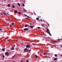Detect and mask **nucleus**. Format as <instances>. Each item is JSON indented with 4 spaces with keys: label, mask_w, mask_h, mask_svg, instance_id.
Segmentation results:
<instances>
[{
    "label": "nucleus",
    "mask_w": 62,
    "mask_h": 62,
    "mask_svg": "<svg viewBox=\"0 0 62 62\" xmlns=\"http://www.w3.org/2000/svg\"><path fill=\"white\" fill-rule=\"evenodd\" d=\"M5 54L6 56H8V55H9V53L8 52H6L5 53Z\"/></svg>",
    "instance_id": "f257e3e1"
},
{
    "label": "nucleus",
    "mask_w": 62,
    "mask_h": 62,
    "mask_svg": "<svg viewBox=\"0 0 62 62\" xmlns=\"http://www.w3.org/2000/svg\"><path fill=\"white\" fill-rule=\"evenodd\" d=\"M26 47L27 48H30V45H27L26 46Z\"/></svg>",
    "instance_id": "f03ea898"
},
{
    "label": "nucleus",
    "mask_w": 62,
    "mask_h": 62,
    "mask_svg": "<svg viewBox=\"0 0 62 62\" xmlns=\"http://www.w3.org/2000/svg\"><path fill=\"white\" fill-rule=\"evenodd\" d=\"M24 30H25V31H26V30H29L27 28H25V29H23Z\"/></svg>",
    "instance_id": "7ed1b4c3"
},
{
    "label": "nucleus",
    "mask_w": 62,
    "mask_h": 62,
    "mask_svg": "<svg viewBox=\"0 0 62 62\" xmlns=\"http://www.w3.org/2000/svg\"><path fill=\"white\" fill-rule=\"evenodd\" d=\"M26 50H27V48H26L25 49H24V52H25V51H26Z\"/></svg>",
    "instance_id": "20e7f679"
},
{
    "label": "nucleus",
    "mask_w": 62,
    "mask_h": 62,
    "mask_svg": "<svg viewBox=\"0 0 62 62\" xmlns=\"http://www.w3.org/2000/svg\"><path fill=\"white\" fill-rule=\"evenodd\" d=\"M30 27L31 28H33V27H34V26H30Z\"/></svg>",
    "instance_id": "39448f33"
},
{
    "label": "nucleus",
    "mask_w": 62,
    "mask_h": 62,
    "mask_svg": "<svg viewBox=\"0 0 62 62\" xmlns=\"http://www.w3.org/2000/svg\"><path fill=\"white\" fill-rule=\"evenodd\" d=\"M14 13H18V12H17V11H15Z\"/></svg>",
    "instance_id": "423d86ee"
},
{
    "label": "nucleus",
    "mask_w": 62,
    "mask_h": 62,
    "mask_svg": "<svg viewBox=\"0 0 62 62\" xmlns=\"http://www.w3.org/2000/svg\"><path fill=\"white\" fill-rule=\"evenodd\" d=\"M11 49L12 50H14V47H12V48H11Z\"/></svg>",
    "instance_id": "0eeeda50"
},
{
    "label": "nucleus",
    "mask_w": 62,
    "mask_h": 62,
    "mask_svg": "<svg viewBox=\"0 0 62 62\" xmlns=\"http://www.w3.org/2000/svg\"><path fill=\"white\" fill-rule=\"evenodd\" d=\"M17 5H18L19 6H20V3H17Z\"/></svg>",
    "instance_id": "6e6552de"
},
{
    "label": "nucleus",
    "mask_w": 62,
    "mask_h": 62,
    "mask_svg": "<svg viewBox=\"0 0 62 62\" xmlns=\"http://www.w3.org/2000/svg\"><path fill=\"white\" fill-rule=\"evenodd\" d=\"M10 5H9V4H8V7H10Z\"/></svg>",
    "instance_id": "1a4fd4ad"
},
{
    "label": "nucleus",
    "mask_w": 62,
    "mask_h": 62,
    "mask_svg": "<svg viewBox=\"0 0 62 62\" xmlns=\"http://www.w3.org/2000/svg\"><path fill=\"white\" fill-rule=\"evenodd\" d=\"M3 14L4 15H6V13H3Z\"/></svg>",
    "instance_id": "9d476101"
},
{
    "label": "nucleus",
    "mask_w": 62,
    "mask_h": 62,
    "mask_svg": "<svg viewBox=\"0 0 62 62\" xmlns=\"http://www.w3.org/2000/svg\"><path fill=\"white\" fill-rule=\"evenodd\" d=\"M12 8H15V6H14L13 5V6H12Z\"/></svg>",
    "instance_id": "9b49d317"
},
{
    "label": "nucleus",
    "mask_w": 62,
    "mask_h": 62,
    "mask_svg": "<svg viewBox=\"0 0 62 62\" xmlns=\"http://www.w3.org/2000/svg\"><path fill=\"white\" fill-rule=\"evenodd\" d=\"M2 50L4 51H5V50L4 48H2Z\"/></svg>",
    "instance_id": "f8f14e48"
},
{
    "label": "nucleus",
    "mask_w": 62,
    "mask_h": 62,
    "mask_svg": "<svg viewBox=\"0 0 62 62\" xmlns=\"http://www.w3.org/2000/svg\"><path fill=\"white\" fill-rule=\"evenodd\" d=\"M36 19L37 20H39V19L38 18H36Z\"/></svg>",
    "instance_id": "ddd939ff"
},
{
    "label": "nucleus",
    "mask_w": 62,
    "mask_h": 62,
    "mask_svg": "<svg viewBox=\"0 0 62 62\" xmlns=\"http://www.w3.org/2000/svg\"><path fill=\"white\" fill-rule=\"evenodd\" d=\"M18 14L19 15L21 14V12H19Z\"/></svg>",
    "instance_id": "4468645a"
},
{
    "label": "nucleus",
    "mask_w": 62,
    "mask_h": 62,
    "mask_svg": "<svg viewBox=\"0 0 62 62\" xmlns=\"http://www.w3.org/2000/svg\"><path fill=\"white\" fill-rule=\"evenodd\" d=\"M46 30L48 31H49V29H48V28L46 29Z\"/></svg>",
    "instance_id": "2eb2a0df"
},
{
    "label": "nucleus",
    "mask_w": 62,
    "mask_h": 62,
    "mask_svg": "<svg viewBox=\"0 0 62 62\" xmlns=\"http://www.w3.org/2000/svg\"><path fill=\"white\" fill-rule=\"evenodd\" d=\"M11 24L12 25H14V23H11Z\"/></svg>",
    "instance_id": "dca6fc26"
},
{
    "label": "nucleus",
    "mask_w": 62,
    "mask_h": 62,
    "mask_svg": "<svg viewBox=\"0 0 62 62\" xmlns=\"http://www.w3.org/2000/svg\"><path fill=\"white\" fill-rule=\"evenodd\" d=\"M27 25H25L24 26V27H27Z\"/></svg>",
    "instance_id": "f3484780"
},
{
    "label": "nucleus",
    "mask_w": 62,
    "mask_h": 62,
    "mask_svg": "<svg viewBox=\"0 0 62 62\" xmlns=\"http://www.w3.org/2000/svg\"><path fill=\"white\" fill-rule=\"evenodd\" d=\"M54 60H57V58H55L54 59Z\"/></svg>",
    "instance_id": "a211bd4d"
},
{
    "label": "nucleus",
    "mask_w": 62,
    "mask_h": 62,
    "mask_svg": "<svg viewBox=\"0 0 62 62\" xmlns=\"http://www.w3.org/2000/svg\"><path fill=\"white\" fill-rule=\"evenodd\" d=\"M56 41H54L53 42V43H56Z\"/></svg>",
    "instance_id": "6ab92c4d"
},
{
    "label": "nucleus",
    "mask_w": 62,
    "mask_h": 62,
    "mask_svg": "<svg viewBox=\"0 0 62 62\" xmlns=\"http://www.w3.org/2000/svg\"><path fill=\"white\" fill-rule=\"evenodd\" d=\"M35 56H36V58H37L38 57V56H37V55H35Z\"/></svg>",
    "instance_id": "aec40b11"
},
{
    "label": "nucleus",
    "mask_w": 62,
    "mask_h": 62,
    "mask_svg": "<svg viewBox=\"0 0 62 62\" xmlns=\"http://www.w3.org/2000/svg\"><path fill=\"white\" fill-rule=\"evenodd\" d=\"M23 7H24V3L23 4Z\"/></svg>",
    "instance_id": "412c9836"
},
{
    "label": "nucleus",
    "mask_w": 62,
    "mask_h": 62,
    "mask_svg": "<svg viewBox=\"0 0 62 62\" xmlns=\"http://www.w3.org/2000/svg\"><path fill=\"white\" fill-rule=\"evenodd\" d=\"M37 28H38V29H40V27H37Z\"/></svg>",
    "instance_id": "4be33fe9"
},
{
    "label": "nucleus",
    "mask_w": 62,
    "mask_h": 62,
    "mask_svg": "<svg viewBox=\"0 0 62 62\" xmlns=\"http://www.w3.org/2000/svg\"><path fill=\"white\" fill-rule=\"evenodd\" d=\"M26 62H29V61L28 60H26Z\"/></svg>",
    "instance_id": "5701e85b"
},
{
    "label": "nucleus",
    "mask_w": 62,
    "mask_h": 62,
    "mask_svg": "<svg viewBox=\"0 0 62 62\" xmlns=\"http://www.w3.org/2000/svg\"><path fill=\"white\" fill-rule=\"evenodd\" d=\"M15 56V55H14V56H13V57L12 59H13V58H14V57Z\"/></svg>",
    "instance_id": "b1692460"
},
{
    "label": "nucleus",
    "mask_w": 62,
    "mask_h": 62,
    "mask_svg": "<svg viewBox=\"0 0 62 62\" xmlns=\"http://www.w3.org/2000/svg\"><path fill=\"white\" fill-rule=\"evenodd\" d=\"M54 55H55V56H57V54H55Z\"/></svg>",
    "instance_id": "393cba45"
},
{
    "label": "nucleus",
    "mask_w": 62,
    "mask_h": 62,
    "mask_svg": "<svg viewBox=\"0 0 62 62\" xmlns=\"http://www.w3.org/2000/svg\"><path fill=\"white\" fill-rule=\"evenodd\" d=\"M29 24L30 25V26H31V25H32V24H31V23H29Z\"/></svg>",
    "instance_id": "a878e982"
},
{
    "label": "nucleus",
    "mask_w": 62,
    "mask_h": 62,
    "mask_svg": "<svg viewBox=\"0 0 62 62\" xmlns=\"http://www.w3.org/2000/svg\"><path fill=\"white\" fill-rule=\"evenodd\" d=\"M43 54L44 55H46V53H44Z\"/></svg>",
    "instance_id": "bb28decb"
},
{
    "label": "nucleus",
    "mask_w": 62,
    "mask_h": 62,
    "mask_svg": "<svg viewBox=\"0 0 62 62\" xmlns=\"http://www.w3.org/2000/svg\"><path fill=\"white\" fill-rule=\"evenodd\" d=\"M46 32L47 33H48V34H49L50 33H49V31H46Z\"/></svg>",
    "instance_id": "cd10ccee"
},
{
    "label": "nucleus",
    "mask_w": 62,
    "mask_h": 62,
    "mask_svg": "<svg viewBox=\"0 0 62 62\" xmlns=\"http://www.w3.org/2000/svg\"><path fill=\"white\" fill-rule=\"evenodd\" d=\"M23 60H22L20 62H23Z\"/></svg>",
    "instance_id": "c85d7f7f"
},
{
    "label": "nucleus",
    "mask_w": 62,
    "mask_h": 62,
    "mask_svg": "<svg viewBox=\"0 0 62 62\" xmlns=\"http://www.w3.org/2000/svg\"><path fill=\"white\" fill-rule=\"evenodd\" d=\"M26 19H28V20H30V19L28 18H25Z\"/></svg>",
    "instance_id": "c756f323"
},
{
    "label": "nucleus",
    "mask_w": 62,
    "mask_h": 62,
    "mask_svg": "<svg viewBox=\"0 0 62 62\" xmlns=\"http://www.w3.org/2000/svg\"><path fill=\"white\" fill-rule=\"evenodd\" d=\"M24 15H25V16H27V15L25 14H24Z\"/></svg>",
    "instance_id": "7c9ffc66"
},
{
    "label": "nucleus",
    "mask_w": 62,
    "mask_h": 62,
    "mask_svg": "<svg viewBox=\"0 0 62 62\" xmlns=\"http://www.w3.org/2000/svg\"><path fill=\"white\" fill-rule=\"evenodd\" d=\"M28 51L30 52H31V50H28Z\"/></svg>",
    "instance_id": "2f4dec72"
},
{
    "label": "nucleus",
    "mask_w": 62,
    "mask_h": 62,
    "mask_svg": "<svg viewBox=\"0 0 62 62\" xmlns=\"http://www.w3.org/2000/svg\"><path fill=\"white\" fill-rule=\"evenodd\" d=\"M49 34L50 36H52V35L51 34H50V33H49Z\"/></svg>",
    "instance_id": "473e14b6"
},
{
    "label": "nucleus",
    "mask_w": 62,
    "mask_h": 62,
    "mask_svg": "<svg viewBox=\"0 0 62 62\" xmlns=\"http://www.w3.org/2000/svg\"><path fill=\"white\" fill-rule=\"evenodd\" d=\"M3 57H4V58L5 57V56H4V55H3Z\"/></svg>",
    "instance_id": "72a5a7b5"
},
{
    "label": "nucleus",
    "mask_w": 62,
    "mask_h": 62,
    "mask_svg": "<svg viewBox=\"0 0 62 62\" xmlns=\"http://www.w3.org/2000/svg\"><path fill=\"white\" fill-rule=\"evenodd\" d=\"M2 29L1 28H0V31L2 30Z\"/></svg>",
    "instance_id": "f704fd0d"
},
{
    "label": "nucleus",
    "mask_w": 62,
    "mask_h": 62,
    "mask_svg": "<svg viewBox=\"0 0 62 62\" xmlns=\"http://www.w3.org/2000/svg\"><path fill=\"white\" fill-rule=\"evenodd\" d=\"M41 25L42 26H44V25H43L42 24H41Z\"/></svg>",
    "instance_id": "c9c22d12"
},
{
    "label": "nucleus",
    "mask_w": 62,
    "mask_h": 62,
    "mask_svg": "<svg viewBox=\"0 0 62 62\" xmlns=\"http://www.w3.org/2000/svg\"><path fill=\"white\" fill-rule=\"evenodd\" d=\"M10 26H11V27H12V25H10Z\"/></svg>",
    "instance_id": "e433bc0d"
},
{
    "label": "nucleus",
    "mask_w": 62,
    "mask_h": 62,
    "mask_svg": "<svg viewBox=\"0 0 62 62\" xmlns=\"http://www.w3.org/2000/svg\"><path fill=\"white\" fill-rule=\"evenodd\" d=\"M27 17V18H29V16H28Z\"/></svg>",
    "instance_id": "4c0bfd02"
},
{
    "label": "nucleus",
    "mask_w": 62,
    "mask_h": 62,
    "mask_svg": "<svg viewBox=\"0 0 62 62\" xmlns=\"http://www.w3.org/2000/svg\"><path fill=\"white\" fill-rule=\"evenodd\" d=\"M8 18L9 19H10V17H8Z\"/></svg>",
    "instance_id": "58836bf2"
},
{
    "label": "nucleus",
    "mask_w": 62,
    "mask_h": 62,
    "mask_svg": "<svg viewBox=\"0 0 62 62\" xmlns=\"http://www.w3.org/2000/svg\"><path fill=\"white\" fill-rule=\"evenodd\" d=\"M61 39H58V40H61Z\"/></svg>",
    "instance_id": "ea45409f"
},
{
    "label": "nucleus",
    "mask_w": 62,
    "mask_h": 62,
    "mask_svg": "<svg viewBox=\"0 0 62 62\" xmlns=\"http://www.w3.org/2000/svg\"><path fill=\"white\" fill-rule=\"evenodd\" d=\"M28 53H30V52H28Z\"/></svg>",
    "instance_id": "a19ab883"
},
{
    "label": "nucleus",
    "mask_w": 62,
    "mask_h": 62,
    "mask_svg": "<svg viewBox=\"0 0 62 62\" xmlns=\"http://www.w3.org/2000/svg\"><path fill=\"white\" fill-rule=\"evenodd\" d=\"M61 56H62V54L61 55Z\"/></svg>",
    "instance_id": "79ce46f5"
},
{
    "label": "nucleus",
    "mask_w": 62,
    "mask_h": 62,
    "mask_svg": "<svg viewBox=\"0 0 62 62\" xmlns=\"http://www.w3.org/2000/svg\"><path fill=\"white\" fill-rule=\"evenodd\" d=\"M41 20V21H42V20L41 19H40Z\"/></svg>",
    "instance_id": "37998d69"
},
{
    "label": "nucleus",
    "mask_w": 62,
    "mask_h": 62,
    "mask_svg": "<svg viewBox=\"0 0 62 62\" xmlns=\"http://www.w3.org/2000/svg\"><path fill=\"white\" fill-rule=\"evenodd\" d=\"M39 18H41V16L39 17Z\"/></svg>",
    "instance_id": "c03bdc74"
},
{
    "label": "nucleus",
    "mask_w": 62,
    "mask_h": 62,
    "mask_svg": "<svg viewBox=\"0 0 62 62\" xmlns=\"http://www.w3.org/2000/svg\"><path fill=\"white\" fill-rule=\"evenodd\" d=\"M38 18H39V16H38Z\"/></svg>",
    "instance_id": "a18cd8bd"
},
{
    "label": "nucleus",
    "mask_w": 62,
    "mask_h": 62,
    "mask_svg": "<svg viewBox=\"0 0 62 62\" xmlns=\"http://www.w3.org/2000/svg\"><path fill=\"white\" fill-rule=\"evenodd\" d=\"M24 11H25V10H24Z\"/></svg>",
    "instance_id": "49530a36"
},
{
    "label": "nucleus",
    "mask_w": 62,
    "mask_h": 62,
    "mask_svg": "<svg viewBox=\"0 0 62 62\" xmlns=\"http://www.w3.org/2000/svg\"><path fill=\"white\" fill-rule=\"evenodd\" d=\"M0 15H3V14H1Z\"/></svg>",
    "instance_id": "de8ad7c7"
},
{
    "label": "nucleus",
    "mask_w": 62,
    "mask_h": 62,
    "mask_svg": "<svg viewBox=\"0 0 62 62\" xmlns=\"http://www.w3.org/2000/svg\"><path fill=\"white\" fill-rule=\"evenodd\" d=\"M26 11V12H27V11Z\"/></svg>",
    "instance_id": "09e8293b"
},
{
    "label": "nucleus",
    "mask_w": 62,
    "mask_h": 62,
    "mask_svg": "<svg viewBox=\"0 0 62 62\" xmlns=\"http://www.w3.org/2000/svg\"><path fill=\"white\" fill-rule=\"evenodd\" d=\"M33 23H34L33 22Z\"/></svg>",
    "instance_id": "8fccbe9b"
},
{
    "label": "nucleus",
    "mask_w": 62,
    "mask_h": 62,
    "mask_svg": "<svg viewBox=\"0 0 62 62\" xmlns=\"http://www.w3.org/2000/svg\"><path fill=\"white\" fill-rule=\"evenodd\" d=\"M61 47H62V46Z\"/></svg>",
    "instance_id": "3c124183"
}]
</instances>
